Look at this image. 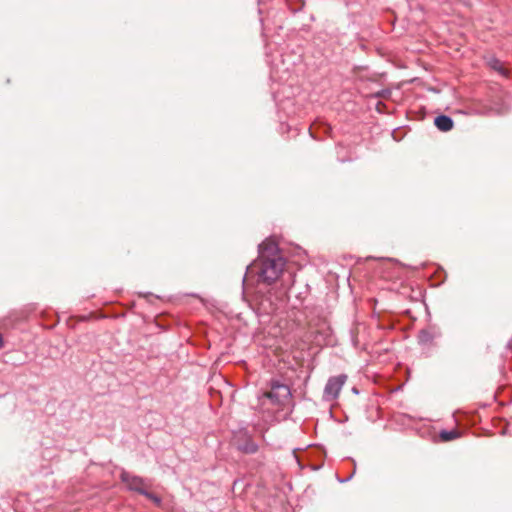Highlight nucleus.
Wrapping results in <instances>:
<instances>
[{
	"label": "nucleus",
	"mask_w": 512,
	"mask_h": 512,
	"mask_svg": "<svg viewBox=\"0 0 512 512\" xmlns=\"http://www.w3.org/2000/svg\"><path fill=\"white\" fill-rule=\"evenodd\" d=\"M274 404H281L290 396V389L287 385L279 382H273L271 390L264 394Z\"/></svg>",
	"instance_id": "nucleus-5"
},
{
	"label": "nucleus",
	"mask_w": 512,
	"mask_h": 512,
	"mask_svg": "<svg viewBox=\"0 0 512 512\" xmlns=\"http://www.w3.org/2000/svg\"><path fill=\"white\" fill-rule=\"evenodd\" d=\"M281 257L277 243L272 239H266L259 245V260Z\"/></svg>",
	"instance_id": "nucleus-6"
},
{
	"label": "nucleus",
	"mask_w": 512,
	"mask_h": 512,
	"mask_svg": "<svg viewBox=\"0 0 512 512\" xmlns=\"http://www.w3.org/2000/svg\"><path fill=\"white\" fill-rule=\"evenodd\" d=\"M489 66L493 70L497 71L499 74H501L503 76L507 75V70L504 67L503 63L499 59H496V58L490 59L489 60Z\"/></svg>",
	"instance_id": "nucleus-8"
},
{
	"label": "nucleus",
	"mask_w": 512,
	"mask_h": 512,
	"mask_svg": "<svg viewBox=\"0 0 512 512\" xmlns=\"http://www.w3.org/2000/svg\"><path fill=\"white\" fill-rule=\"evenodd\" d=\"M439 437L442 441L448 442V441H452V440L460 437V433L457 430H450V431L443 430L440 432Z\"/></svg>",
	"instance_id": "nucleus-9"
},
{
	"label": "nucleus",
	"mask_w": 512,
	"mask_h": 512,
	"mask_svg": "<svg viewBox=\"0 0 512 512\" xmlns=\"http://www.w3.org/2000/svg\"><path fill=\"white\" fill-rule=\"evenodd\" d=\"M236 448L245 454H254L258 451V445L246 430H240L234 436Z\"/></svg>",
	"instance_id": "nucleus-4"
},
{
	"label": "nucleus",
	"mask_w": 512,
	"mask_h": 512,
	"mask_svg": "<svg viewBox=\"0 0 512 512\" xmlns=\"http://www.w3.org/2000/svg\"><path fill=\"white\" fill-rule=\"evenodd\" d=\"M145 497H147L149 500H151L156 506L161 505V498L157 495L150 493L148 489L146 490V494H143Z\"/></svg>",
	"instance_id": "nucleus-10"
},
{
	"label": "nucleus",
	"mask_w": 512,
	"mask_h": 512,
	"mask_svg": "<svg viewBox=\"0 0 512 512\" xmlns=\"http://www.w3.org/2000/svg\"><path fill=\"white\" fill-rule=\"evenodd\" d=\"M435 126L443 132L450 131L453 128V120L446 115L437 116L434 120Z\"/></svg>",
	"instance_id": "nucleus-7"
},
{
	"label": "nucleus",
	"mask_w": 512,
	"mask_h": 512,
	"mask_svg": "<svg viewBox=\"0 0 512 512\" xmlns=\"http://www.w3.org/2000/svg\"><path fill=\"white\" fill-rule=\"evenodd\" d=\"M3 345V339H2V336L0 335V347H2Z\"/></svg>",
	"instance_id": "nucleus-12"
},
{
	"label": "nucleus",
	"mask_w": 512,
	"mask_h": 512,
	"mask_svg": "<svg viewBox=\"0 0 512 512\" xmlns=\"http://www.w3.org/2000/svg\"><path fill=\"white\" fill-rule=\"evenodd\" d=\"M276 310H277V308H276V307H272V306H271V307H270V309H265V312H266V313H274V312H276Z\"/></svg>",
	"instance_id": "nucleus-11"
},
{
	"label": "nucleus",
	"mask_w": 512,
	"mask_h": 512,
	"mask_svg": "<svg viewBox=\"0 0 512 512\" xmlns=\"http://www.w3.org/2000/svg\"><path fill=\"white\" fill-rule=\"evenodd\" d=\"M285 261L283 257H274L259 260V264L253 263L247 267L243 282L254 272L258 275V281L268 285L274 283L283 272Z\"/></svg>",
	"instance_id": "nucleus-1"
},
{
	"label": "nucleus",
	"mask_w": 512,
	"mask_h": 512,
	"mask_svg": "<svg viewBox=\"0 0 512 512\" xmlns=\"http://www.w3.org/2000/svg\"><path fill=\"white\" fill-rule=\"evenodd\" d=\"M120 479L129 490L138 492L141 495L146 494V490L151 486L148 480L127 471L121 472Z\"/></svg>",
	"instance_id": "nucleus-2"
},
{
	"label": "nucleus",
	"mask_w": 512,
	"mask_h": 512,
	"mask_svg": "<svg viewBox=\"0 0 512 512\" xmlns=\"http://www.w3.org/2000/svg\"><path fill=\"white\" fill-rule=\"evenodd\" d=\"M347 380L345 374L330 377L323 392V398L327 401L335 400Z\"/></svg>",
	"instance_id": "nucleus-3"
}]
</instances>
